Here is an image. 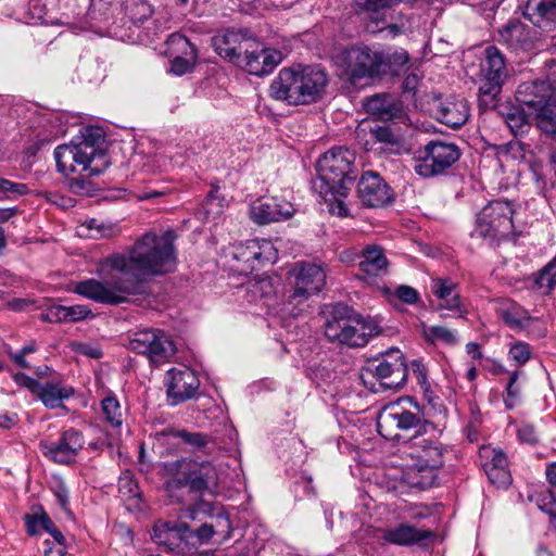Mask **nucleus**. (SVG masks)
Segmentation results:
<instances>
[{
    "label": "nucleus",
    "instance_id": "1a4fd4ad",
    "mask_svg": "<svg viewBox=\"0 0 556 556\" xmlns=\"http://www.w3.org/2000/svg\"><path fill=\"white\" fill-rule=\"evenodd\" d=\"M506 77L507 68L503 53L494 46L486 47L480 64L478 94L480 111L494 110L497 106V97Z\"/></svg>",
    "mask_w": 556,
    "mask_h": 556
},
{
    "label": "nucleus",
    "instance_id": "2eb2a0df",
    "mask_svg": "<svg viewBox=\"0 0 556 556\" xmlns=\"http://www.w3.org/2000/svg\"><path fill=\"white\" fill-rule=\"evenodd\" d=\"M294 290L290 296L291 301L285 305L282 312H286L293 317L298 315L290 305L293 301L299 302L298 299H307L308 296L318 293L326 282V274L321 266L309 263L298 264L294 268Z\"/></svg>",
    "mask_w": 556,
    "mask_h": 556
},
{
    "label": "nucleus",
    "instance_id": "473e14b6",
    "mask_svg": "<svg viewBox=\"0 0 556 556\" xmlns=\"http://www.w3.org/2000/svg\"><path fill=\"white\" fill-rule=\"evenodd\" d=\"M430 531L418 529L408 523H400L384 530L381 538L388 543L404 546L417 544L430 538Z\"/></svg>",
    "mask_w": 556,
    "mask_h": 556
},
{
    "label": "nucleus",
    "instance_id": "4d7b16f0",
    "mask_svg": "<svg viewBox=\"0 0 556 556\" xmlns=\"http://www.w3.org/2000/svg\"><path fill=\"white\" fill-rule=\"evenodd\" d=\"M517 435L519 441L522 443H527L530 445H535L539 443V434L535 431L534 427L531 425H521L518 428Z\"/></svg>",
    "mask_w": 556,
    "mask_h": 556
},
{
    "label": "nucleus",
    "instance_id": "dca6fc26",
    "mask_svg": "<svg viewBox=\"0 0 556 556\" xmlns=\"http://www.w3.org/2000/svg\"><path fill=\"white\" fill-rule=\"evenodd\" d=\"M377 361L374 372L383 387L400 390L406 384L408 366L401 350H388Z\"/></svg>",
    "mask_w": 556,
    "mask_h": 556
},
{
    "label": "nucleus",
    "instance_id": "c756f323",
    "mask_svg": "<svg viewBox=\"0 0 556 556\" xmlns=\"http://www.w3.org/2000/svg\"><path fill=\"white\" fill-rule=\"evenodd\" d=\"M303 104H309L321 96L328 83L326 72L319 66L300 65Z\"/></svg>",
    "mask_w": 556,
    "mask_h": 556
},
{
    "label": "nucleus",
    "instance_id": "49530a36",
    "mask_svg": "<svg viewBox=\"0 0 556 556\" xmlns=\"http://www.w3.org/2000/svg\"><path fill=\"white\" fill-rule=\"evenodd\" d=\"M101 406L106 421L113 427H119L123 422V413L118 401L113 396H106L102 400Z\"/></svg>",
    "mask_w": 556,
    "mask_h": 556
},
{
    "label": "nucleus",
    "instance_id": "e2e57ef3",
    "mask_svg": "<svg viewBox=\"0 0 556 556\" xmlns=\"http://www.w3.org/2000/svg\"><path fill=\"white\" fill-rule=\"evenodd\" d=\"M18 421V416L16 413H0V428L2 429H11Z\"/></svg>",
    "mask_w": 556,
    "mask_h": 556
},
{
    "label": "nucleus",
    "instance_id": "09e8293b",
    "mask_svg": "<svg viewBox=\"0 0 556 556\" xmlns=\"http://www.w3.org/2000/svg\"><path fill=\"white\" fill-rule=\"evenodd\" d=\"M409 368L413 375L416 377L417 382L425 393L430 392L431 386L428 381V367L421 359H413Z\"/></svg>",
    "mask_w": 556,
    "mask_h": 556
},
{
    "label": "nucleus",
    "instance_id": "9b49d317",
    "mask_svg": "<svg viewBox=\"0 0 556 556\" xmlns=\"http://www.w3.org/2000/svg\"><path fill=\"white\" fill-rule=\"evenodd\" d=\"M377 430L387 440L400 438L399 431H415V435H424L434 431L432 422L422 419L418 414L404 408L400 402L386 405L378 415Z\"/></svg>",
    "mask_w": 556,
    "mask_h": 556
},
{
    "label": "nucleus",
    "instance_id": "0e129e2a",
    "mask_svg": "<svg viewBox=\"0 0 556 556\" xmlns=\"http://www.w3.org/2000/svg\"><path fill=\"white\" fill-rule=\"evenodd\" d=\"M166 351L167 350H144L143 354L152 364L159 365L166 357Z\"/></svg>",
    "mask_w": 556,
    "mask_h": 556
},
{
    "label": "nucleus",
    "instance_id": "6e6d98bb",
    "mask_svg": "<svg viewBox=\"0 0 556 556\" xmlns=\"http://www.w3.org/2000/svg\"><path fill=\"white\" fill-rule=\"evenodd\" d=\"M66 321L76 323L93 316L91 309L86 305L65 306Z\"/></svg>",
    "mask_w": 556,
    "mask_h": 556
},
{
    "label": "nucleus",
    "instance_id": "f03ea898",
    "mask_svg": "<svg viewBox=\"0 0 556 556\" xmlns=\"http://www.w3.org/2000/svg\"><path fill=\"white\" fill-rule=\"evenodd\" d=\"M231 531L229 517L219 511L214 523H203L195 531L182 521L173 523L159 521L153 527V540L173 555L197 556L198 544L207 543L214 534H224V540H227Z\"/></svg>",
    "mask_w": 556,
    "mask_h": 556
},
{
    "label": "nucleus",
    "instance_id": "79ce46f5",
    "mask_svg": "<svg viewBox=\"0 0 556 556\" xmlns=\"http://www.w3.org/2000/svg\"><path fill=\"white\" fill-rule=\"evenodd\" d=\"M501 316L509 327L517 330L527 329L531 325L540 323L538 318L530 317L526 312L516 307L504 309Z\"/></svg>",
    "mask_w": 556,
    "mask_h": 556
},
{
    "label": "nucleus",
    "instance_id": "6e6552de",
    "mask_svg": "<svg viewBox=\"0 0 556 556\" xmlns=\"http://www.w3.org/2000/svg\"><path fill=\"white\" fill-rule=\"evenodd\" d=\"M103 277V281L90 278L77 282L74 292L97 303L110 305L124 303L128 295L140 292L141 281L136 277H125L113 269H109Z\"/></svg>",
    "mask_w": 556,
    "mask_h": 556
},
{
    "label": "nucleus",
    "instance_id": "f257e3e1",
    "mask_svg": "<svg viewBox=\"0 0 556 556\" xmlns=\"http://www.w3.org/2000/svg\"><path fill=\"white\" fill-rule=\"evenodd\" d=\"M175 240L176 233L170 229L161 235L147 232L135 242L128 255L113 254L101 260L99 273L105 275L113 269L125 277H136L139 281L140 275L170 273L177 262Z\"/></svg>",
    "mask_w": 556,
    "mask_h": 556
},
{
    "label": "nucleus",
    "instance_id": "9d476101",
    "mask_svg": "<svg viewBox=\"0 0 556 556\" xmlns=\"http://www.w3.org/2000/svg\"><path fill=\"white\" fill-rule=\"evenodd\" d=\"M407 454L414 462L412 473L420 475L413 483L421 489L431 486L437 478L435 471L443 466V447L437 440L414 435L408 444Z\"/></svg>",
    "mask_w": 556,
    "mask_h": 556
},
{
    "label": "nucleus",
    "instance_id": "680f3d73",
    "mask_svg": "<svg viewBox=\"0 0 556 556\" xmlns=\"http://www.w3.org/2000/svg\"><path fill=\"white\" fill-rule=\"evenodd\" d=\"M26 191V186L23 184H15L8 179L0 177V192L3 194H23Z\"/></svg>",
    "mask_w": 556,
    "mask_h": 556
},
{
    "label": "nucleus",
    "instance_id": "a211bd4d",
    "mask_svg": "<svg viewBox=\"0 0 556 556\" xmlns=\"http://www.w3.org/2000/svg\"><path fill=\"white\" fill-rule=\"evenodd\" d=\"M281 61L280 51L267 49L255 39V45L245 50L237 65L251 75L264 76L271 73Z\"/></svg>",
    "mask_w": 556,
    "mask_h": 556
},
{
    "label": "nucleus",
    "instance_id": "39448f33",
    "mask_svg": "<svg viewBox=\"0 0 556 556\" xmlns=\"http://www.w3.org/2000/svg\"><path fill=\"white\" fill-rule=\"evenodd\" d=\"M325 321V336L331 343L346 344L349 348H364L369 338L378 334V326L372 320L353 316V309L342 303L330 306Z\"/></svg>",
    "mask_w": 556,
    "mask_h": 556
},
{
    "label": "nucleus",
    "instance_id": "7ed1b4c3",
    "mask_svg": "<svg viewBox=\"0 0 556 556\" xmlns=\"http://www.w3.org/2000/svg\"><path fill=\"white\" fill-rule=\"evenodd\" d=\"M102 137L99 129H86L83 137L71 143L61 144L54 150L58 170L68 177L72 174L86 173L87 176H99L111 164L105 151L96 146Z\"/></svg>",
    "mask_w": 556,
    "mask_h": 556
},
{
    "label": "nucleus",
    "instance_id": "3c124183",
    "mask_svg": "<svg viewBox=\"0 0 556 556\" xmlns=\"http://www.w3.org/2000/svg\"><path fill=\"white\" fill-rule=\"evenodd\" d=\"M79 176L76 178H72L68 181V189L72 193L79 195H88L93 191V186L88 178L86 173L78 174Z\"/></svg>",
    "mask_w": 556,
    "mask_h": 556
},
{
    "label": "nucleus",
    "instance_id": "58836bf2",
    "mask_svg": "<svg viewBox=\"0 0 556 556\" xmlns=\"http://www.w3.org/2000/svg\"><path fill=\"white\" fill-rule=\"evenodd\" d=\"M381 76L387 74L399 75L402 71L406 68V65L409 62V55L407 51L403 49L392 50L381 48Z\"/></svg>",
    "mask_w": 556,
    "mask_h": 556
},
{
    "label": "nucleus",
    "instance_id": "37998d69",
    "mask_svg": "<svg viewBox=\"0 0 556 556\" xmlns=\"http://www.w3.org/2000/svg\"><path fill=\"white\" fill-rule=\"evenodd\" d=\"M218 191L219 188L213 186L202 204L205 220L215 219L222 214L224 198L219 195Z\"/></svg>",
    "mask_w": 556,
    "mask_h": 556
},
{
    "label": "nucleus",
    "instance_id": "72a5a7b5",
    "mask_svg": "<svg viewBox=\"0 0 556 556\" xmlns=\"http://www.w3.org/2000/svg\"><path fill=\"white\" fill-rule=\"evenodd\" d=\"M359 258L358 267L361 271L369 277H377L387 271L389 262L383 249L379 245L370 244L365 247Z\"/></svg>",
    "mask_w": 556,
    "mask_h": 556
},
{
    "label": "nucleus",
    "instance_id": "7c9ffc66",
    "mask_svg": "<svg viewBox=\"0 0 556 556\" xmlns=\"http://www.w3.org/2000/svg\"><path fill=\"white\" fill-rule=\"evenodd\" d=\"M501 43L513 50H527L533 45L531 28L518 20H510L498 30Z\"/></svg>",
    "mask_w": 556,
    "mask_h": 556
},
{
    "label": "nucleus",
    "instance_id": "5fc2aeb1",
    "mask_svg": "<svg viewBox=\"0 0 556 556\" xmlns=\"http://www.w3.org/2000/svg\"><path fill=\"white\" fill-rule=\"evenodd\" d=\"M370 135L381 143L395 144L399 141L397 136L388 126H376L370 129Z\"/></svg>",
    "mask_w": 556,
    "mask_h": 556
},
{
    "label": "nucleus",
    "instance_id": "a19ab883",
    "mask_svg": "<svg viewBox=\"0 0 556 556\" xmlns=\"http://www.w3.org/2000/svg\"><path fill=\"white\" fill-rule=\"evenodd\" d=\"M538 126L547 134H556V98L549 93L534 115Z\"/></svg>",
    "mask_w": 556,
    "mask_h": 556
},
{
    "label": "nucleus",
    "instance_id": "a18cd8bd",
    "mask_svg": "<svg viewBox=\"0 0 556 556\" xmlns=\"http://www.w3.org/2000/svg\"><path fill=\"white\" fill-rule=\"evenodd\" d=\"M425 338L429 344L440 342L447 345L456 343L454 331L443 326H432L424 331Z\"/></svg>",
    "mask_w": 556,
    "mask_h": 556
},
{
    "label": "nucleus",
    "instance_id": "864d4df0",
    "mask_svg": "<svg viewBox=\"0 0 556 556\" xmlns=\"http://www.w3.org/2000/svg\"><path fill=\"white\" fill-rule=\"evenodd\" d=\"M536 282L540 287H546L548 289H552L556 285V257L541 270Z\"/></svg>",
    "mask_w": 556,
    "mask_h": 556
},
{
    "label": "nucleus",
    "instance_id": "aec40b11",
    "mask_svg": "<svg viewBox=\"0 0 556 556\" xmlns=\"http://www.w3.org/2000/svg\"><path fill=\"white\" fill-rule=\"evenodd\" d=\"M167 400L175 406L195 396L200 380L194 370L189 367L172 368L167 371Z\"/></svg>",
    "mask_w": 556,
    "mask_h": 556
},
{
    "label": "nucleus",
    "instance_id": "774afa93",
    "mask_svg": "<svg viewBox=\"0 0 556 556\" xmlns=\"http://www.w3.org/2000/svg\"><path fill=\"white\" fill-rule=\"evenodd\" d=\"M545 476L548 483L556 488V463H552L546 466Z\"/></svg>",
    "mask_w": 556,
    "mask_h": 556
},
{
    "label": "nucleus",
    "instance_id": "20e7f679",
    "mask_svg": "<svg viewBox=\"0 0 556 556\" xmlns=\"http://www.w3.org/2000/svg\"><path fill=\"white\" fill-rule=\"evenodd\" d=\"M354 161L355 155L349 149L327 151L317 162L318 176L313 180V189L325 201L346 197L356 177Z\"/></svg>",
    "mask_w": 556,
    "mask_h": 556
},
{
    "label": "nucleus",
    "instance_id": "f8f14e48",
    "mask_svg": "<svg viewBox=\"0 0 556 556\" xmlns=\"http://www.w3.org/2000/svg\"><path fill=\"white\" fill-rule=\"evenodd\" d=\"M462 155L459 147L444 140H430L415 155L414 170L422 178L443 175Z\"/></svg>",
    "mask_w": 556,
    "mask_h": 556
},
{
    "label": "nucleus",
    "instance_id": "b1692460",
    "mask_svg": "<svg viewBox=\"0 0 556 556\" xmlns=\"http://www.w3.org/2000/svg\"><path fill=\"white\" fill-rule=\"evenodd\" d=\"M167 52L173 58L170 72L175 75H184L190 72L198 59L195 47L187 37L174 33L166 40Z\"/></svg>",
    "mask_w": 556,
    "mask_h": 556
},
{
    "label": "nucleus",
    "instance_id": "4c0bfd02",
    "mask_svg": "<svg viewBox=\"0 0 556 556\" xmlns=\"http://www.w3.org/2000/svg\"><path fill=\"white\" fill-rule=\"evenodd\" d=\"M393 4H395L394 0H354V10L379 25L386 22L384 11Z\"/></svg>",
    "mask_w": 556,
    "mask_h": 556
},
{
    "label": "nucleus",
    "instance_id": "052dcab7",
    "mask_svg": "<svg viewBox=\"0 0 556 556\" xmlns=\"http://www.w3.org/2000/svg\"><path fill=\"white\" fill-rule=\"evenodd\" d=\"M395 294L401 301L407 304H415L419 299L417 290L409 286H400Z\"/></svg>",
    "mask_w": 556,
    "mask_h": 556
},
{
    "label": "nucleus",
    "instance_id": "69168bd1",
    "mask_svg": "<svg viewBox=\"0 0 556 556\" xmlns=\"http://www.w3.org/2000/svg\"><path fill=\"white\" fill-rule=\"evenodd\" d=\"M34 304L33 301L27 299H13L8 302V307L15 312L25 311L27 307L31 306Z\"/></svg>",
    "mask_w": 556,
    "mask_h": 556
},
{
    "label": "nucleus",
    "instance_id": "bb28decb",
    "mask_svg": "<svg viewBox=\"0 0 556 556\" xmlns=\"http://www.w3.org/2000/svg\"><path fill=\"white\" fill-rule=\"evenodd\" d=\"M431 293L437 299V309H447L454 315L463 317L466 309L460 303L457 285L450 278H434L431 281Z\"/></svg>",
    "mask_w": 556,
    "mask_h": 556
},
{
    "label": "nucleus",
    "instance_id": "412c9836",
    "mask_svg": "<svg viewBox=\"0 0 556 556\" xmlns=\"http://www.w3.org/2000/svg\"><path fill=\"white\" fill-rule=\"evenodd\" d=\"M85 444L83 433L74 428L65 430L58 441L41 443L42 453L56 464L72 463Z\"/></svg>",
    "mask_w": 556,
    "mask_h": 556
},
{
    "label": "nucleus",
    "instance_id": "5701e85b",
    "mask_svg": "<svg viewBox=\"0 0 556 556\" xmlns=\"http://www.w3.org/2000/svg\"><path fill=\"white\" fill-rule=\"evenodd\" d=\"M357 197L367 207H382L392 201L390 187L382 177L374 172H366L357 184Z\"/></svg>",
    "mask_w": 556,
    "mask_h": 556
},
{
    "label": "nucleus",
    "instance_id": "a878e982",
    "mask_svg": "<svg viewBox=\"0 0 556 556\" xmlns=\"http://www.w3.org/2000/svg\"><path fill=\"white\" fill-rule=\"evenodd\" d=\"M483 470L490 482L496 486H506L511 481L508 460L502 450L483 447L481 451Z\"/></svg>",
    "mask_w": 556,
    "mask_h": 556
},
{
    "label": "nucleus",
    "instance_id": "de8ad7c7",
    "mask_svg": "<svg viewBox=\"0 0 556 556\" xmlns=\"http://www.w3.org/2000/svg\"><path fill=\"white\" fill-rule=\"evenodd\" d=\"M532 119H534V116L520 105L517 108H511L507 112V125L514 131H517L523 126L529 125Z\"/></svg>",
    "mask_w": 556,
    "mask_h": 556
},
{
    "label": "nucleus",
    "instance_id": "c9c22d12",
    "mask_svg": "<svg viewBox=\"0 0 556 556\" xmlns=\"http://www.w3.org/2000/svg\"><path fill=\"white\" fill-rule=\"evenodd\" d=\"M75 393V390L71 386L62 383L47 382L40 383L39 392L36 396L42 402V404L50 409L62 407V402L70 399Z\"/></svg>",
    "mask_w": 556,
    "mask_h": 556
},
{
    "label": "nucleus",
    "instance_id": "4468645a",
    "mask_svg": "<svg viewBox=\"0 0 556 556\" xmlns=\"http://www.w3.org/2000/svg\"><path fill=\"white\" fill-rule=\"evenodd\" d=\"M232 265L233 270L248 276L277 260V250L271 241L266 239H252L235 247Z\"/></svg>",
    "mask_w": 556,
    "mask_h": 556
},
{
    "label": "nucleus",
    "instance_id": "0eeeda50",
    "mask_svg": "<svg viewBox=\"0 0 556 556\" xmlns=\"http://www.w3.org/2000/svg\"><path fill=\"white\" fill-rule=\"evenodd\" d=\"M332 61L352 85L365 78L381 77L382 55L378 46L352 45L340 48L332 54Z\"/></svg>",
    "mask_w": 556,
    "mask_h": 556
},
{
    "label": "nucleus",
    "instance_id": "603ef678",
    "mask_svg": "<svg viewBox=\"0 0 556 556\" xmlns=\"http://www.w3.org/2000/svg\"><path fill=\"white\" fill-rule=\"evenodd\" d=\"M138 483L129 472L123 473L118 480V491L127 497H135L138 495Z\"/></svg>",
    "mask_w": 556,
    "mask_h": 556
},
{
    "label": "nucleus",
    "instance_id": "393cba45",
    "mask_svg": "<svg viewBox=\"0 0 556 556\" xmlns=\"http://www.w3.org/2000/svg\"><path fill=\"white\" fill-rule=\"evenodd\" d=\"M364 106L367 113L381 121L404 123L407 119L402 102L391 94L379 93L367 98Z\"/></svg>",
    "mask_w": 556,
    "mask_h": 556
},
{
    "label": "nucleus",
    "instance_id": "c03bdc74",
    "mask_svg": "<svg viewBox=\"0 0 556 556\" xmlns=\"http://www.w3.org/2000/svg\"><path fill=\"white\" fill-rule=\"evenodd\" d=\"M24 520L29 535H38L51 525V519L43 510L27 514Z\"/></svg>",
    "mask_w": 556,
    "mask_h": 556
},
{
    "label": "nucleus",
    "instance_id": "f3484780",
    "mask_svg": "<svg viewBox=\"0 0 556 556\" xmlns=\"http://www.w3.org/2000/svg\"><path fill=\"white\" fill-rule=\"evenodd\" d=\"M251 45H255V38L247 29L228 28L212 38V46L216 53L235 64Z\"/></svg>",
    "mask_w": 556,
    "mask_h": 556
},
{
    "label": "nucleus",
    "instance_id": "338daca9",
    "mask_svg": "<svg viewBox=\"0 0 556 556\" xmlns=\"http://www.w3.org/2000/svg\"><path fill=\"white\" fill-rule=\"evenodd\" d=\"M418 81H419V77L417 74L413 73V74L407 75L403 81V90L405 92L415 91L417 88Z\"/></svg>",
    "mask_w": 556,
    "mask_h": 556
},
{
    "label": "nucleus",
    "instance_id": "8fccbe9b",
    "mask_svg": "<svg viewBox=\"0 0 556 556\" xmlns=\"http://www.w3.org/2000/svg\"><path fill=\"white\" fill-rule=\"evenodd\" d=\"M519 374V370L513 371L506 387V396L504 397V402L506 407L509 409L516 406L520 396V388L516 384Z\"/></svg>",
    "mask_w": 556,
    "mask_h": 556
},
{
    "label": "nucleus",
    "instance_id": "6ab92c4d",
    "mask_svg": "<svg viewBox=\"0 0 556 556\" xmlns=\"http://www.w3.org/2000/svg\"><path fill=\"white\" fill-rule=\"evenodd\" d=\"M302 88L300 65L283 67L271 81L269 94L273 99L290 105H301L303 104Z\"/></svg>",
    "mask_w": 556,
    "mask_h": 556
},
{
    "label": "nucleus",
    "instance_id": "4be33fe9",
    "mask_svg": "<svg viewBox=\"0 0 556 556\" xmlns=\"http://www.w3.org/2000/svg\"><path fill=\"white\" fill-rule=\"evenodd\" d=\"M293 204L276 197L260 198L250 206V217L258 225L289 219L294 214Z\"/></svg>",
    "mask_w": 556,
    "mask_h": 556
},
{
    "label": "nucleus",
    "instance_id": "13d9d810",
    "mask_svg": "<svg viewBox=\"0 0 556 556\" xmlns=\"http://www.w3.org/2000/svg\"><path fill=\"white\" fill-rule=\"evenodd\" d=\"M65 306L53 305L50 306L46 313L41 314V319L49 323H61L66 321Z\"/></svg>",
    "mask_w": 556,
    "mask_h": 556
},
{
    "label": "nucleus",
    "instance_id": "e433bc0d",
    "mask_svg": "<svg viewBox=\"0 0 556 556\" xmlns=\"http://www.w3.org/2000/svg\"><path fill=\"white\" fill-rule=\"evenodd\" d=\"M131 348H166L174 342L162 330L141 329L128 336Z\"/></svg>",
    "mask_w": 556,
    "mask_h": 556
},
{
    "label": "nucleus",
    "instance_id": "423d86ee",
    "mask_svg": "<svg viewBox=\"0 0 556 556\" xmlns=\"http://www.w3.org/2000/svg\"><path fill=\"white\" fill-rule=\"evenodd\" d=\"M163 477L170 478L168 488L188 486L191 492L215 494L219 483V473L211 462H195L181 458L164 462L160 465Z\"/></svg>",
    "mask_w": 556,
    "mask_h": 556
},
{
    "label": "nucleus",
    "instance_id": "ddd939ff",
    "mask_svg": "<svg viewBox=\"0 0 556 556\" xmlns=\"http://www.w3.org/2000/svg\"><path fill=\"white\" fill-rule=\"evenodd\" d=\"M513 214L514 210L509 202H490L478 213L471 236L490 241L507 239L514 230Z\"/></svg>",
    "mask_w": 556,
    "mask_h": 556
},
{
    "label": "nucleus",
    "instance_id": "bf43d9fd",
    "mask_svg": "<svg viewBox=\"0 0 556 556\" xmlns=\"http://www.w3.org/2000/svg\"><path fill=\"white\" fill-rule=\"evenodd\" d=\"M14 381L20 387L28 389L33 394H37L39 392L40 382H38L36 379L23 374L17 372L13 376Z\"/></svg>",
    "mask_w": 556,
    "mask_h": 556
},
{
    "label": "nucleus",
    "instance_id": "cd10ccee",
    "mask_svg": "<svg viewBox=\"0 0 556 556\" xmlns=\"http://www.w3.org/2000/svg\"><path fill=\"white\" fill-rule=\"evenodd\" d=\"M523 15L545 31L556 29V0H528Z\"/></svg>",
    "mask_w": 556,
    "mask_h": 556
},
{
    "label": "nucleus",
    "instance_id": "ea45409f",
    "mask_svg": "<svg viewBox=\"0 0 556 556\" xmlns=\"http://www.w3.org/2000/svg\"><path fill=\"white\" fill-rule=\"evenodd\" d=\"M160 440H162L164 444L174 443L176 440H180L184 443L198 448L204 447L208 443V437L205 434L174 429L163 430L160 433Z\"/></svg>",
    "mask_w": 556,
    "mask_h": 556
},
{
    "label": "nucleus",
    "instance_id": "c85d7f7f",
    "mask_svg": "<svg viewBox=\"0 0 556 556\" xmlns=\"http://www.w3.org/2000/svg\"><path fill=\"white\" fill-rule=\"evenodd\" d=\"M437 117L440 123L451 128H459L469 118V105L463 98L450 97L439 103Z\"/></svg>",
    "mask_w": 556,
    "mask_h": 556
},
{
    "label": "nucleus",
    "instance_id": "2f4dec72",
    "mask_svg": "<svg viewBox=\"0 0 556 556\" xmlns=\"http://www.w3.org/2000/svg\"><path fill=\"white\" fill-rule=\"evenodd\" d=\"M549 93L545 81L523 83L517 89L516 99L521 108L534 116Z\"/></svg>",
    "mask_w": 556,
    "mask_h": 556
},
{
    "label": "nucleus",
    "instance_id": "f704fd0d",
    "mask_svg": "<svg viewBox=\"0 0 556 556\" xmlns=\"http://www.w3.org/2000/svg\"><path fill=\"white\" fill-rule=\"evenodd\" d=\"M125 10L126 16L131 23V26H129L131 34L126 39L130 42L141 40L139 28L141 24L152 16L153 10L151 5L146 0H132L127 2Z\"/></svg>",
    "mask_w": 556,
    "mask_h": 556
}]
</instances>
